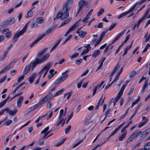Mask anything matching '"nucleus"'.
<instances>
[{
    "mask_svg": "<svg viewBox=\"0 0 150 150\" xmlns=\"http://www.w3.org/2000/svg\"><path fill=\"white\" fill-rule=\"evenodd\" d=\"M101 86L99 85V84H98L96 86L94 89H93V96H94L96 94V91L97 90H99L100 88L101 87Z\"/></svg>",
    "mask_w": 150,
    "mask_h": 150,
    "instance_id": "23",
    "label": "nucleus"
},
{
    "mask_svg": "<svg viewBox=\"0 0 150 150\" xmlns=\"http://www.w3.org/2000/svg\"><path fill=\"white\" fill-rule=\"evenodd\" d=\"M110 111L111 109H108L107 110L105 114V118H106L108 117V115L109 114H111V113H110Z\"/></svg>",
    "mask_w": 150,
    "mask_h": 150,
    "instance_id": "49",
    "label": "nucleus"
},
{
    "mask_svg": "<svg viewBox=\"0 0 150 150\" xmlns=\"http://www.w3.org/2000/svg\"><path fill=\"white\" fill-rule=\"evenodd\" d=\"M42 39L41 37L40 36L36 40L30 45V48L32 47L35 44H36L37 42H38L39 41Z\"/></svg>",
    "mask_w": 150,
    "mask_h": 150,
    "instance_id": "27",
    "label": "nucleus"
},
{
    "mask_svg": "<svg viewBox=\"0 0 150 150\" xmlns=\"http://www.w3.org/2000/svg\"><path fill=\"white\" fill-rule=\"evenodd\" d=\"M33 14V12L31 10L29 11L27 13V15L26 16V18H28L29 17H30L32 16Z\"/></svg>",
    "mask_w": 150,
    "mask_h": 150,
    "instance_id": "41",
    "label": "nucleus"
},
{
    "mask_svg": "<svg viewBox=\"0 0 150 150\" xmlns=\"http://www.w3.org/2000/svg\"><path fill=\"white\" fill-rule=\"evenodd\" d=\"M136 74V72L134 71H133L131 72L129 74V77H132L134 76Z\"/></svg>",
    "mask_w": 150,
    "mask_h": 150,
    "instance_id": "45",
    "label": "nucleus"
},
{
    "mask_svg": "<svg viewBox=\"0 0 150 150\" xmlns=\"http://www.w3.org/2000/svg\"><path fill=\"white\" fill-rule=\"evenodd\" d=\"M126 31L125 30H124L122 31L119 34H118L116 37H115V39L113 40L111 43L108 45L107 47L105 49L104 53L105 54L109 50V48L111 45L113 44L119 38H120L121 37H122L124 34L125 33Z\"/></svg>",
    "mask_w": 150,
    "mask_h": 150,
    "instance_id": "5",
    "label": "nucleus"
},
{
    "mask_svg": "<svg viewBox=\"0 0 150 150\" xmlns=\"http://www.w3.org/2000/svg\"><path fill=\"white\" fill-rule=\"evenodd\" d=\"M23 96H21L19 97V99L17 101V106L20 108L21 105H22L23 101Z\"/></svg>",
    "mask_w": 150,
    "mask_h": 150,
    "instance_id": "17",
    "label": "nucleus"
},
{
    "mask_svg": "<svg viewBox=\"0 0 150 150\" xmlns=\"http://www.w3.org/2000/svg\"><path fill=\"white\" fill-rule=\"evenodd\" d=\"M126 15H127V13H126L125 12L122 13H121L120 15H119L118 16V18L120 19V18H122L124 16H125Z\"/></svg>",
    "mask_w": 150,
    "mask_h": 150,
    "instance_id": "56",
    "label": "nucleus"
},
{
    "mask_svg": "<svg viewBox=\"0 0 150 150\" xmlns=\"http://www.w3.org/2000/svg\"><path fill=\"white\" fill-rule=\"evenodd\" d=\"M142 133V131H139V132H136L133 133L127 139L126 143H128L130 142H132L134 138H137Z\"/></svg>",
    "mask_w": 150,
    "mask_h": 150,
    "instance_id": "7",
    "label": "nucleus"
},
{
    "mask_svg": "<svg viewBox=\"0 0 150 150\" xmlns=\"http://www.w3.org/2000/svg\"><path fill=\"white\" fill-rule=\"evenodd\" d=\"M73 0H67L63 5L62 11H59L54 18V20L60 18L62 20H64L67 18L69 16L68 11L71 7L73 4Z\"/></svg>",
    "mask_w": 150,
    "mask_h": 150,
    "instance_id": "1",
    "label": "nucleus"
},
{
    "mask_svg": "<svg viewBox=\"0 0 150 150\" xmlns=\"http://www.w3.org/2000/svg\"><path fill=\"white\" fill-rule=\"evenodd\" d=\"M47 49V47H46L43 50L39 52L37 54V57L36 58H38L40 59L43 54L45 52Z\"/></svg>",
    "mask_w": 150,
    "mask_h": 150,
    "instance_id": "14",
    "label": "nucleus"
},
{
    "mask_svg": "<svg viewBox=\"0 0 150 150\" xmlns=\"http://www.w3.org/2000/svg\"><path fill=\"white\" fill-rule=\"evenodd\" d=\"M52 63L50 62H48L46 65L43 68L38 72V74L39 75V76L41 77L43 75V78H44L47 74L49 69L52 66Z\"/></svg>",
    "mask_w": 150,
    "mask_h": 150,
    "instance_id": "3",
    "label": "nucleus"
},
{
    "mask_svg": "<svg viewBox=\"0 0 150 150\" xmlns=\"http://www.w3.org/2000/svg\"><path fill=\"white\" fill-rule=\"evenodd\" d=\"M127 134V132L122 133L119 138V141H122L125 137Z\"/></svg>",
    "mask_w": 150,
    "mask_h": 150,
    "instance_id": "28",
    "label": "nucleus"
},
{
    "mask_svg": "<svg viewBox=\"0 0 150 150\" xmlns=\"http://www.w3.org/2000/svg\"><path fill=\"white\" fill-rule=\"evenodd\" d=\"M116 23H114L111 25L109 29V30L110 31L112 30L116 26Z\"/></svg>",
    "mask_w": 150,
    "mask_h": 150,
    "instance_id": "62",
    "label": "nucleus"
},
{
    "mask_svg": "<svg viewBox=\"0 0 150 150\" xmlns=\"http://www.w3.org/2000/svg\"><path fill=\"white\" fill-rule=\"evenodd\" d=\"M6 102L4 100L2 102L0 103V108L3 107L6 103Z\"/></svg>",
    "mask_w": 150,
    "mask_h": 150,
    "instance_id": "63",
    "label": "nucleus"
},
{
    "mask_svg": "<svg viewBox=\"0 0 150 150\" xmlns=\"http://www.w3.org/2000/svg\"><path fill=\"white\" fill-rule=\"evenodd\" d=\"M125 122H124L122 123L117 128H116L115 130V132L117 133V131L119 130V129L123 125L125 124Z\"/></svg>",
    "mask_w": 150,
    "mask_h": 150,
    "instance_id": "53",
    "label": "nucleus"
},
{
    "mask_svg": "<svg viewBox=\"0 0 150 150\" xmlns=\"http://www.w3.org/2000/svg\"><path fill=\"white\" fill-rule=\"evenodd\" d=\"M15 21V20L14 18L13 17H11L7 20L6 24H11L13 23Z\"/></svg>",
    "mask_w": 150,
    "mask_h": 150,
    "instance_id": "20",
    "label": "nucleus"
},
{
    "mask_svg": "<svg viewBox=\"0 0 150 150\" xmlns=\"http://www.w3.org/2000/svg\"><path fill=\"white\" fill-rule=\"evenodd\" d=\"M66 138H64V139H62V140L60 142H59L57 144L55 145V146H60L66 140Z\"/></svg>",
    "mask_w": 150,
    "mask_h": 150,
    "instance_id": "38",
    "label": "nucleus"
},
{
    "mask_svg": "<svg viewBox=\"0 0 150 150\" xmlns=\"http://www.w3.org/2000/svg\"><path fill=\"white\" fill-rule=\"evenodd\" d=\"M87 4V3L86 2L85 0H81L79 2V8L78 10L76 13V15H77L81 11L83 7L86 6Z\"/></svg>",
    "mask_w": 150,
    "mask_h": 150,
    "instance_id": "8",
    "label": "nucleus"
},
{
    "mask_svg": "<svg viewBox=\"0 0 150 150\" xmlns=\"http://www.w3.org/2000/svg\"><path fill=\"white\" fill-rule=\"evenodd\" d=\"M102 96H103V95H102L101 98H100L99 99V101H98V102L97 104V105L96 107H95V109H98L99 106H100V102L102 100Z\"/></svg>",
    "mask_w": 150,
    "mask_h": 150,
    "instance_id": "42",
    "label": "nucleus"
},
{
    "mask_svg": "<svg viewBox=\"0 0 150 150\" xmlns=\"http://www.w3.org/2000/svg\"><path fill=\"white\" fill-rule=\"evenodd\" d=\"M57 25L53 26L49 28L48 29L45 33L43 34L40 37L42 39L44 37L49 34L51 32L53 31V30L57 27Z\"/></svg>",
    "mask_w": 150,
    "mask_h": 150,
    "instance_id": "9",
    "label": "nucleus"
},
{
    "mask_svg": "<svg viewBox=\"0 0 150 150\" xmlns=\"http://www.w3.org/2000/svg\"><path fill=\"white\" fill-rule=\"evenodd\" d=\"M144 148L145 150H148L150 149V142L147 143L144 145Z\"/></svg>",
    "mask_w": 150,
    "mask_h": 150,
    "instance_id": "30",
    "label": "nucleus"
},
{
    "mask_svg": "<svg viewBox=\"0 0 150 150\" xmlns=\"http://www.w3.org/2000/svg\"><path fill=\"white\" fill-rule=\"evenodd\" d=\"M12 122V120H9L5 122V124L6 126H8Z\"/></svg>",
    "mask_w": 150,
    "mask_h": 150,
    "instance_id": "60",
    "label": "nucleus"
},
{
    "mask_svg": "<svg viewBox=\"0 0 150 150\" xmlns=\"http://www.w3.org/2000/svg\"><path fill=\"white\" fill-rule=\"evenodd\" d=\"M24 77L25 75H22L18 79V82H21V81L22 80L24 79Z\"/></svg>",
    "mask_w": 150,
    "mask_h": 150,
    "instance_id": "50",
    "label": "nucleus"
},
{
    "mask_svg": "<svg viewBox=\"0 0 150 150\" xmlns=\"http://www.w3.org/2000/svg\"><path fill=\"white\" fill-rule=\"evenodd\" d=\"M100 52V51L99 50L95 51L93 54L92 55V56L93 57L96 58L99 55Z\"/></svg>",
    "mask_w": 150,
    "mask_h": 150,
    "instance_id": "31",
    "label": "nucleus"
},
{
    "mask_svg": "<svg viewBox=\"0 0 150 150\" xmlns=\"http://www.w3.org/2000/svg\"><path fill=\"white\" fill-rule=\"evenodd\" d=\"M64 91V89L62 88L61 90L57 91L53 96V97H56L58 95L62 93Z\"/></svg>",
    "mask_w": 150,
    "mask_h": 150,
    "instance_id": "32",
    "label": "nucleus"
},
{
    "mask_svg": "<svg viewBox=\"0 0 150 150\" xmlns=\"http://www.w3.org/2000/svg\"><path fill=\"white\" fill-rule=\"evenodd\" d=\"M136 7V4H134L129 9L127 12H125L126 13H127V14L132 12L135 8Z\"/></svg>",
    "mask_w": 150,
    "mask_h": 150,
    "instance_id": "37",
    "label": "nucleus"
},
{
    "mask_svg": "<svg viewBox=\"0 0 150 150\" xmlns=\"http://www.w3.org/2000/svg\"><path fill=\"white\" fill-rule=\"evenodd\" d=\"M49 129V128L48 127H46L41 132V133L45 134L46 133V132Z\"/></svg>",
    "mask_w": 150,
    "mask_h": 150,
    "instance_id": "58",
    "label": "nucleus"
},
{
    "mask_svg": "<svg viewBox=\"0 0 150 150\" xmlns=\"http://www.w3.org/2000/svg\"><path fill=\"white\" fill-rule=\"evenodd\" d=\"M83 59L82 58L79 59H78L76 60L75 62V64H79L81 63L82 61H83Z\"/></svg>",
    "mask_w": 150,
    "mask_h": 150,
    "instance_id": "43",
    "label": "nucleus"
},
{
    "mask_svg": "<svg viewBox=\"0 0 150 150\" xmlns=\"http://www.w3.org/2000/svg\"><path fill=\"white\" fill-rule=\"evenodd\" d=\"M79 55V54L78 53H75L72 55L70 56V57L73 59L74 58H75L76 57H77Z\"/></svg>",
    "mask_w": 150,
    "mask_h": 150,
    "instance_id": "48",
    "label": "nucleus"
},
{
    "mask_svg": "<svg viewBox=\"0 0 150 150\" xmlns=\"http://www.w3.org/2000/svg\"><path fill=\"white\" fill-rule=\"evenodd\" d=\"M58 120H59L58 122L57 123V126H58L59 125L62 123L64 120V119H61L60 118V119H58Z\"/></svg>",
    "mask_w": 150,
    "mask_h": 150,
    "instance_id": "54",
    "label": "nucleus"
},
{
    "mask_svg": "<svg viewBox=\"0 0 150 150\" xmlns=\"http://www.w3.org/2000/svg\"><path fill=\"white\" fill-rule=\"evenodd\" d=\"M62 75L59 77L54 82V84L55 85H57L58 83H60L63 82L68 77L69 75L68 74H62Z\"/></svg>",
    "mask_w": 150,
    "mask_h": 150,
    "instance_id": "6",
    "label": "nucleus"
},
{
    "mask_svg": "<svg viewBox=\"0 0 150 150\" xmlns=\"http://www.w3.org/2000/svg\"><path fill=\"white\" fill-rule=\"evenodd\" d=\"M148 80H146L144 84L143 85L142 90L141 91V93H143L146 91L148 89Z\"/></svg>",
    "mask_w": 150,
    "mask_h": 150,
    "instance_id": "11",
    "label": "nucleus"
},
{
    "mask_svg": "<svg viewBox=\"0 0 150 150\" xmlns=\"http://www.w3.org/2000/svg\"><path fill=\"white\" fill-rule=\"evenodd\" d=\"M52 96V93H50L49 94L47 95L45 97H44L39 102V103L40 104V105L44 103L45 102L50 98H51Z\"/></svg>",
    "mask_w": 150,
    "mask_h": 150,
    "instance_id": "10",
    "label": "nucleus"
},
{
    "mask_svg": "<svg viewBox=\"0 0 150 150\" xmlns=\"http://www.w3.org/2000/svg\"><path fill=\"white\" fill-rule=\"evenodd\" d=\"M50 54L48 53L45 54L40 59L38 58H35L30 63L29 65H27L25 67L23 71V74H27L30 70V67H31L32 70L33 71L37 65L41 64L46 60L50 57Z\"/></svg>",
    "mask_w": 150,
    "mask_h": 150,
    "instance_id": "2",
    "label": "nucleus"
},
{
    "mask_svg": "<svg viewBox=\"0 0 150 150\" xmlns=\"http://www.w3.org/2000/svg\"><path fill=\"white\" fill-rule=\"evenodd\" d=\"M62 40V39H60L54 45L53 47L50 50V52H52L53 50L55 49L57 47V45L60 43V42Z\"/></svg>",
    "mask_w": 150,
    "mask_h": 150,
    "instance_id": "29",
    "label": "nucleus"
},
{
    "mask_svg": "<svg viewBox=\"0 0 150 150\" xmlns=\"http://www.w3.org/2000/svg\"><path fill=\"white\" fill-rule=\"evenodd\" d=\"M150 47V45L149 44H148V43L147 44L146 46V47H145V49L143 51L142 53H144V52H145L147 50L148 48L149 47Z\"/></svg>",
    "mask_w": 150,
    "mask_h": 150,
    "instance_id": "52",
    "label": "nucleus"
},
{
    "mask_svg": "<svg viewBox=\"0 0 150 150\" xmlns=\"http://www.w3.org/2000/svg\"><path fill=\"white\" fill-rule=\"evenodd\" d=\"M37 76V74L34 73L30 76L29 78V81L30 83H32L33 82L34 80L36 77Z\"/></svg>",
    "mask_w": 150,
    "mask_h": 150,
    "instance_id": "18",
    "label": "nucleus"
},
{
    "mask_svg": "<svg viewBox=\"0 0 150 150\" xmlns=\"http://www.w3.org/2000/svg\"><path fill=\"white\" fill-rule=\"evenodd\" d=\"M89 70L88 69H87L81 75V76L82 77L86 75L88 73V72Z\"/></svg>",
    "mask_w": 150,
    "mask_h": 150,
    "instance_id": "64",
    "label": "nucleus"
},
{
    "mask_svg": "<svg viewBox=\"0 0 150 150\" xmlns=\"http://www.w3.org/2000/svg\"><path fill=\"white\" fill-rule=\"evenodd\" d=\"M38 26L37 23L34 22L32 23L31 25V27L32 28H34L37 27Z\"/></svg>",
    "mask_w": 150,
    "mask_h": 150,
    "instance_id": "44",
    "label": "nucleus"
},
{
    "mask_svg": "<svg viewBox=\"0 0 150 150\" xmlns=\"http://www.w3.org/2000/svg\"><path fill=\"white\" fill-rule=\"evenodd\" d=\"M44 20L42 17H39L36 20L37 23L41 24L44 22Z\"/></svg>",
    "mask_w": 150,
    "mask_h": 150,
    "instance_id": "34",
    "label": "nucleus"
},
{
    "mask_svg": "<svg viewBox=\"0 0 150 150\" xmlns=\"http://www.w3.org/2000/svg\"><path fill=\"white\" fill-rule=\"evenodd\" d=\"M121 97V96L117 95V96L115 98V99H114L113 98V105L114 106L115 105V104L118 101V100L120 99V98Z\"/></svg>",
    "mask_w": 150,
    "mask_h": 150,
    "instance_id": "25",
    "label": "nucleus"
},
{
    "mask_svg": "<svg viewBox=\"0 0 150 150\" xmlns=\"http://www.w3.org/2000/svg\"><path fill=\"white\" fill-rule=\"evenodd\" d=\"M76 33L79 34V36L82 38L84 37L87 34L86 32L81 31H79L78 30L76 32Z\"/></svg>",
    "mask_w": 150,
    "mask_h": 150,
    "instance_id": "21",
    "label": "nucleus"
},
{
    "mask_svg": "<svg viewBox=\"0 0 150 150\" xmlns=\"http://www.w3.org/2000/svg\"><path fill=\"white\" fill-rule=\"evenodd\" d=\"M104 11V9L103 8H101L100 9V11L98 12V16H99L101 15Z\"/></svg>",
    "mask_w": 150,
    "mask_h": 150,
    "instance_id": "46",
    "label": "nucleus"
},
{
    "mask_svg": "<svg viewBox=\"0 0 150 150\" xmlns=\"http://www.w3.org/2000/svg\"><path fill=\"white\" fill-rule=\"evenodd\" d=\"M120 66H119V64H118L115 67L114 69L113 70L112 72L111 73L110 75V77H112L115 72L117 71V69L120 68Z\"/></svg>",
    "mask_w": 150,
    "mask_h": 150,
    "instance_id": "22",
    "label": "nucleus"
},
{
    "mask_svg": "<svg viewBox=\"0 0 150 150\" xmlns=\"http://www.w3.org/2000/svg\"><path fill=\"white\" fill-rule=\"evenodd\" d=\"M72 94V92H69L66 93L64 96V98L66 96H67V98L68 99L71 96Z\"/></svg>",
    "mask_w": 150,
    "mask_h": 150,
    "instance_id": "55",
    "label": "nucleus"
},
{
    "mask_svg": "<svg viewBox=\"0 0 150 150\" xmlns=\"http://www.w3.org/2000/svg\"><path fill=\"white\" fill-rule=\"evenodd\" d=\"M123 69V67L121 68L120 71L118 72V74L116 75V77L114 80L112 82V84H113L114 83L116 82L117 80L119 79V76L122 72Z\"/></svg>",
    "mask_w": 150,
    "mask_h": 150,
    "instance_id": "12",
    "label": "nucleus"
},
{
    "mask_svg": "<svg viewBox=\"0 0 150 150\" xmlns=\"http://www.w3.org/2000/svg\"><path fill=\"white\" fill-rule=\"evenodd\" d=\"M18 112V110L17 109H15L14 111L11 110L9 112V114L12 116L15 115Z\"/></svg>",
    "mask_w": 150,
    "mask_h": 150,
    "instance_id": "35",
    "label": "nucleus"
},
{
    "mask_svg": "<svg viewBox=\"0 0 150 150\" xmlns=\"http://www.w3.org/2000/svg\"><path fill=\"white\" fill-rule=\"evenodd\" d=\"M30 21L28 22L25 25L24 27L22 30L18 33H16L15 35L13 41L14 42H16L18 40V38L20 36L23 35L26 31L28 25L29 24Z\"/></svg>",
    "mask_w": 150,
    "mask_h": 150,
    "instance_id": "4",
    "label": "nucleus"
},
{
    "mask_svg": "<svg viewBox=\"0 0 150 150\" xmlns=\"http://www.w3.org/2000/svg\"><path fill=\"white\" fill-rule=\"evenodd\" d=\"M126 86V85H123L122 86L121 90H120V91L118 93L117 95L121 96L123 94V92L125 89V88Z\"/></svg>",
    "mask_w": 150,
    "mask_h": 150,
    "instance_id": "24",
    "label": "nucleus"
},
{
    "mask_svg": "<svg viewBox=\"0 0 150 150\" xmlns=\"http://www.w3.org/2000/svg\"><path fill=\"white\" fill-rule=\"evenodd\" d=\"M106 59V57H104L103 59H102L101 60L100 62H99V63L100 64V65H99V67H98L97 70L96 71H97L100 68L102 67L103 62Z\"/></svg>",
    "mask_w": 150,
    "mask_h": 150,
    "instance_id": "33",
    "label": "nucleus"
},
{
    "mask_svg": "<svg viewBox=\"0 0 150 150\" xmlns=\"http://www.w3.org/2000/svg\"><path fill=\"white\" fill-rule=\"evenodd\" d=\"M11 35V32L9 31L8 32V33L5 35L6 37V38H10Z\"/></svg>",
    "mask_w": 150,
    "mask_h": 150,
    "instance_id": "57",
    "label": "nucleus"
},
{
    "mask_svg": "<svg viewBox=\"0 0 150 150\" xmlns=\"http://www.w3.org/2000/svg\"><path fill=\"white\" fill-rule=\"evenodd\" d=\"M71 128V126L70 125H69L65 129V133L66 134H68L70 132Z\"/></svg>",
    "mask_w": 150,
    "mask_h": 150,
    "instance_id": "39",
    "label": "nucleus"
},
{
    "mask_svg": "<svg viewBox=\"0 0 150 150\" xmlns=\"http://www.w3.org/2000/svg\"><path fill=\"white\" fill-rule=\"evenodd\" d=\"M142 120H145L143 122H140L139 125V127H141L145 125L149 121V119H146V117L144 116H143L142 117Z\"/></svg>",
    "mask_w": 150,
    "mask_h": 150,
    "instance_id": "13",
    "label": "nucleus"
},
{
    "mask_svg": "<svg viewBox=\"0 0 150 150\" xmlns=\"http://www.w3.org/2000/svg\"><path fill=\"white\" fill-rule=\"evenodd\" d=\"M150 133V129H148L145 131L141 134V139H143L144 138Z\"/></svg>",
    "mask_w": 150,
    "mask_h": 150,
    "instance_id": "15",
    "label": "nucleus"
},
{
    "mask_svg": "<svg viewBox=\"0 0 150 150\" xmlns=\"http://www.w3.org/2000/svg\"><path fill=\"white\" fill-rule=\"evenodd\" d=\"M150 11V8H149L145 12V13H144V14L143 16L141 18L143 20H144V19L146 18L147 16L149 14V11Z\"/></svg>",
    "mask_w": 150,
    "mask_h": 150,
    "instance_id": "26",
    "label": "nucleus"
},
{
    "mask_svg": "<svg viewBox=\"0 0 150 150\" xmlns=\"http://www.w3.org/2000/svg\"><path fill=\"white\" fill-rule=\"evenodd\" d=\"M40 104L38 103L37 104H35L30 109V110L28 112V113L33 111L35 109H37L40 106Z\"/></svg>",
    "mask_w": 150,
    "mask_h": 150,
    "instance_id": "16",
    "label": "nucleus"
},
{
    "mask_svg": "<svg viewBox=\"0 0 150 150\" xmlns=\"http://www.w3.org/2000/svg\"><path fill=\"white\" fill-rule=\"evenodd\" d=\"M13 62H12L8 66H5L4 67L6 68V70L10 68L11 66L13 67L14 65V64H13Z\"/></svg>",
    "mask_w": 150,
    "mask_h": 150,
    "instance_id": "40",
    "label": "nucleus"
},
{
    "mask_svg": "<svg viewBox=\"0 0 150 150\" xmlns=\"http://www.w3.org/2000/svg\"><path fill=\"white\" fill-rule=\"evenodd\" d=\"M9 31V30L8 29H4L2 30V33L3 34L6 35Z\"/></svg>",
    "mask_w": 150,
    "mask_h": 150,
    "instance_id": "61",
    "label": "nucleus"
},
{
    "mask_svg": "<svg viewBox=\"0 0 150 150\" xmlns=\"http://www.w3.org/2000/svg\"><path fill=\"white\" fill-rule=\"evenodd\" d=\"M146 0H141L140 1L137 2L134 4H136V6L137 5H140L142 4L143 2H144L145 1H146Z\"/></svg>",
    "mask_w": 150,
    "mask_h": 150,
    "instance_id": "59",
    "label": "nucleus"
},
{
    "mask_svg": "<svg viewBox=\"0 0 150 150\" xmlns=\"http://www.w3.org/2000/svg\"><path fill=\"white\" fill-rule=\"evenodd\" d=\"M142 142V139L139 140L138 142V143L134 146V149H135L138 147L140 145Z\"/></svg>",
    "mask_w": 150,
    "mask_h": 150,
    "instance_id": "36",
    "label": "nucleus"
},
{
    "mask_svg": "<svg viewBox=\"0 0 150 150\" xmlns=\"http://www.w3.org/2000/svg\"><path fill=\"white\" fill-rule=\"evenodd\" d=\"M81 20V19L79 20V21H78V22H77L75 24H74L72 26H71L69 30H68L70 32L71 31L74 30L75 28H76L77 26L78 25V22H79Z\"/></svg>",
    "mask_w": 150,
    "mask_h": 150,
    "instance_id": "19",
    "label": "nucleus"
},
{
    "mask_svg": "<svg viewBox=\"0 0 150 150\" xmlns=\"http://www.w3.org/2000/svg\"><path fill=\"white\" fill-rule=\"evenodd\" d=\"M82 142H83L82 140H81L80 141H79L77 143L75 144L73 146V148H75L76 146H78L79 144H80Z\"/></svg>",
    "mask_w": 150,
    "mask_h": 150,
    "instance_id": "51",
    "label": "nucleus"
},
{
    "mask_svg": "<svg viewBox=\"0 0 150 150\" xmlns=\"http://www.w3.org/2000/svg\"><path fill=\"white\" fill-rule=\"evenodd\" d=\"M64 112V110L62 109L61 110L59 116L58 117V119H60L62 116Z\"/></svg>",
    "mask_w": 150,
    "mask_h": 150,
    "instance_id": "47",
    "label": "nucleus"
}]
</instances>
